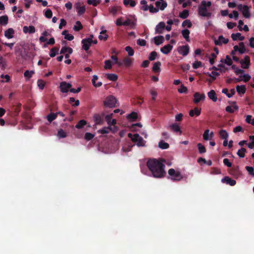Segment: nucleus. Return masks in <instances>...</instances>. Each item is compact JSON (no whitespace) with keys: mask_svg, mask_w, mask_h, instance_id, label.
<instances>
[{"mask_svg":"<svg viewBox=\"0 0 254 254\" xmlns=\"http://www.w3.org/2000/svg\"><path fill=\"white\" fill-rule=\"evenodd\" d=\"M211 5V2L210 1L202 0L201 2L200 5L198 6V14L203 17H211V16L212 15V13L209 12L207 10V7H209Z\"/></svg>","mask_w":254,"mask_h":254,"instance_id":"obj_2","label":"nucleus"},{"mask_svg":"<svg viewBox=\"0 0 254 254\" xmlns=\"http://www.w3.org/2000/svg\"><path fill=\"white\" fill-rule=\"evenodd\" d=\"M157 55V53L156 51H153L151 52L149 56V60L151 61L154 60Z\"/></svg>","mask_w":254,"mask_h":254,"instance_id":"obj_57","label":"nucleus"},{"mask_svg":"<svg viewBox=\"0 0 254 254\" xmlns=\"http://www.w3.org/2000/svg\"><path fill=\"white\" fill-rule=\"evenodd\" d=\"M74 6L77 11L78 15H81L85 12L86 9L85 6H81V3L80 2L75 3Z\"/></svg>","mask_w":254,"mask_h":254,"instance_id":"obj_11","label":"nucleus"},{"mask_svg":"<svg viewBox=\"0 0 254 254\" xmlns=\"http://www.w3.org/2000/svg\"><path fill=\"white\" fill-rule=\"evenodd\" d=\"M246 87L245 85H237L236 86V90L238 93L240 95L244 94L246 92Z\"/></svg>","mask_w":254,"mask_h":254,"instance_id":"obj_23","label":"nucleus"},{"mask_svg":"<svg viewBox=\"0 0 254 254\" xmlns=\"http://www.w3.org/2000/svg\"><path fill=\"white\" fill-rule=\"evenodd\" d=\"M224 63L228 65H231L232 64L233 62L229 56H226V59L224 60Z\"/></svg>","mask_w":254,"mask_h":254,"instance_id":"obj_58","label":"nucleus"},{"mask_svg":"<svg viewBox=\"0 0 254 254\" xmlns=\"http://www.w3.org/2000/svg\"><path fill=\"white\" fill-rule=\"evenodd\" d=\"M34 72L32 70L29 71L28 70H26L24 73V75L25 77L28 78H30L31 77L32 75L34 74Z\"/></svg>","mask_w":254,"mask_h":254,"instance_id":"obj_60","label":"nucleus"},{"mask_svg":"<svg viewBox=\"0 0 254 254\" xmlns=\"http://www.w3.org/2000/svg\"><path fill=\"white\" fill-rule=\"evenodd\" d=\"M94 137V135L90 132H86L84 135V138L86 140H90Z\"/></svg>","mask_w":254,"mask_h":254,"instance_id":"obj_59","label":"nucleus"},{"mask_svg":"<svg viewBox=\"0 0 254 254\" xmlns=\"http://www.w3.org/2000/svg\"><path fill=\"white\" fill-rule=\"evenodd\" d=\"M202 66V63L200 61H195L192 64V67L194 69H197Z\"/></svg>","mask_w":254,"mask_h":254,"instance_id":"obj_63","label":"nucleus"},{"mask_svg":"<svg viewBox=\"0 0 254 254\" xmlns=\"http://www.w3.org/2000/svg\"><path fill=\"white\" fill-rule=\"evenodd\" d=\"M206 75H207L208 76L211 78L212 80H214L216 79V77L220 75V74L216 71H212L211 73H210L209 72H207L206 73Z\"/></svg>","mask_w":254,"mask_h":254,"instance_id":"obj_43","label":"nucleus"},{"mask_svg":"<svg viewBox=\"0 0 254 254\" xmlns=\"http://www.w3.org/2000/svg\"><path fill=\"white\" fill-rule=\"evenodd\" d=\"M76 25H75L73 27V29L74 31H79V30H80L81 29H82L83 26H82L81 22L79 21H77L76 22Z\"/></svg>","mask_w":254,"mask_h":254,"instance_id":"obj_47","label":"nucleus"},{"mask_svg":"<svg viewBox=\"0 0 254 254\" xmlns=\"http://www.w3.org/2000/svg\"><path fill=\"white\" fill-rule=\"evenodd\" d=\"M112 127H104L98 130V132L101 134H106L110 132L112 130Z\"/></svg>","mask_w":254,"mask_h":254,"instance_id":"obj_37","label":"nucleus"},{"mask_svg":"<svg viewBox=\"0 0 254 254\" xmlns=\"http://www.w3.org/2000/svg\"><path fill=\"white\" fill-rule=\"evenodd\" d=\"M8 21V17L7 15H3L0 16V24L5 25L7 24Z\"/></svg>","mask_w":254,"mask_h":254,"instance_id":"obj_33","label":"nucleus"},{"mask_svg":"<svg viewBox=\"0 0 254 254\" xmlns=\"http://www.w3.org/2000/svg\"><path fill=\"white\" fill-rule=\"evenodd\" d=\"M93 35H91L90 37L88 38H85L82 39L81 41V43L82 44V49L85 51H87L91 46V44L93 42Z\"/></svg>","mask_w":254,"mask_h":254,"instance_id":"obj_4","label":"nucleus"},{"mask_svg":"<svg viewBox=\"0 0 254 254\" xmlns=\"http://www.w3.org/2000/svg\"><path fill=\"white\" fill-rule=\"evenodd\" d=\"M189 15V10L185 9L183 11L180 13L179 17L183 19L187 18Z\"/></svg>","mask_w":254,"mask_h":254,"instance_id":"obj_39","label":"nucleus"},{"mask_svg":"<svg viewBox=\"0 0 254 254\" xmlns=\"http://www.w3.org/2000/svg\"><path fill=\"white\" fill-rule=\"evenodd\" d=\"M197 146L198 147V152L200 154H202L206 152V150L204 145H203L201 143H198L197 144Z\"/></svg>","mask_w":254,"mask_h":254,"instance_id":"obj_41","label":"nucleus"},{"mask_svg":"<svg viewBox=\"0 0 254 254\" xmlns=\"http://www.w3.org/2000/svg\"><path fill=\"white\" fill-rule=\"evenodd\" d=\"M60 46L59 47H55L52 48L50 52L49 55L51 57L53 58L56 56V55L58 54L59 51Z\"/></svg>","mask_w":254,"mask_h":254,"instance_id":"obj_29","label":"nucleus"},{"mask_svg":"<svg viewBox=\"0 0 254 254\" xmlns=\"http://www.w3.org/2000/svg\"><path fill=\"white\" fill-rule=\"evenodd\" d=\"M239 53L241 54H244L246 52V48L245 47V44L243 42H240L239 44Z\"/></svg>","mask_w":254,"mask_h":254,"instance_id":"obj_49","label":"nucleus"},{"mask_svg":"<svg viewBox=\"0 0 254 254\" xmlns=\"http://www.w3.org/2000/svg\"><path fill=\"white\" fill-rule=\"evenodd\" d=\"M37 85L39 89L43 90L45 85V82L42 79H38L37 81Z\"/></svg>","mask_w":254,"mask_h":254,"instance_id":"obj_54","label":"nucleus"},{"mask_svg":"<svg viewBox=\"0 0 254 254\" xmlns=\"http://www.w3.org/2000/svg\"><path fill=\"white\" fill-rule=\"evenodd\" d=\"M87 124V122L84 120H80L75 126V127L78 129L82 128L84 126Z\"/></svg>","mask_w":254,"mask_h":254,"instance_id":"obj_34","label":"nucleus"},{"mask_svg":"<svg viewBox=\"0 0 254 254\" xmlns=\"http://www.w3.org/2000/svg\"><path fill=\"white\" fill-rule=\"evenodd\" d=\"M161 64L160 62H157L153 64L152 70L155 72H158L160 71V66Z\"/></svg>","mask_w":254,"mask_h":254,"instance_id":"obj_30","label":"nucleus"},{"mask_svg":"<svg viewBox=\"0 0 254 254\" xmlns=\"http://www.w3.org/2000/svg\"><path fill=\"white\" fill-rule=\"evenodd\" d=\"M240 63L241 64L242 68L244 69L248 68L251 64L250 57L248 56H245L244 59L241 60Z\"/></svg>","mask_w":254,"mask_h":254,"instance_id":"obj_7","label":"nucleus"},{"mask_svg":"<svg viewBox=\"0 0 254 254\" xmlns=\"http://www.w3.org/2000/svg\"><path fill=\"white\" fill-rule=\"evenodd\" d=\"M57 114L51 113L47 116V120L49 122H52L56 119Z\"/></svg>","mask_w":254,"mask_h":254,"instance_id":"obj_44","label":"nucleus"},{"mask_svg":"<svg viewBox=\"0 0 254 254\" xmlns=\"http://www.w3.org/2000/svg\"><path fill=\"white\" fill-rule=\"evenodd\" d=\"M182 26L184 27L187 26L188 28H190L192 26L191 22L190 20L187 19L183 21Z\"/></svg>","mask_w":254,"mask_h":254,"instance_id":"obj_53","label":"nucleus"},{"mask_svg":"<svg viewBox=\"0 0 254 254\" xmlns=\"http://www.w3.org/2000/svg\"><path fill=\"white\" fill-rule=\"evenodd\" d=\"M246 151L247 150L245 148L242 147L238 151L237 154L240 158H244L245 156V152H246Z\"/></svg>","mask_w":254,"mask_h":254,"instance_id":"obj_42","label":"nucleus"},{"mask_svg":"<svg viewBox=\"0 0 254 254\" xmlns=\"http://www.w3.org/2000/svg\"><path fill=\"white\" fill-rule=\"evenodd\" d=\"M6 66V60L2 57H0V68L4 70Z\"/></svg>","mask_w":254,"mask_h":254,"instance_id":"obj_40","label":"nucleus"},{"mask_svg":"<svg viewBox=\"0 0 254 254\" xmlns=\"http://www.w3.org/2000/svg\"><path fill=\"white\" fill-rule=\"evenodd\" d=\"M228 42V39H225L222 35H220L219 36L218 40H215L214 43L216 45L221 46L223 43L227 44Z\"/></svg>","mask_w":254,"mask_h":254,"instance_id":"obj_13","label":"nucleus"},{"mask_svg":"<svg viewBox=\"0 0 254 254\" xmlns=\"http://www.w3.org/2000/svg\"><path fill=\"white\" fill-rule=\"evenodd\" d=\"M208 98L212 100L213 102H216L217 100V97L214 90H211L207 93Z\"/></svg>","mask_w":254,"mask_h":254,"instance_id":"obj_22","label":"nucleus"},{"mask_svg":"<svg viewBox=\"0 0 254 254\" xmlns=\"http://www.w3.org/2000/svg\"><path fill=\"white\" fill-rule=\"evenodd\" d=\"M231 37L234 41H236L238 39L240 41H243L245 39V37L242 36L240 33H233L231 35Z\"/></svg>","mask_w":254,"mask_h":254,"instance_id":"obj_27","label":"nucleus"},{"mask_svg":"<svg viewBox=\"0 0 254 254\" xmlns=\"http://www.w3.org/2000/svg\"><path fill=\"white\" fill-rule=\"evenodd\" d=\"M66 133L62 129H60L58 132V136L60 138H64L66 136Z\"/></svg>","mask_w":254,"mask_h":254,"instance_id":"obj_55","label":"nucleus"},{"mask_svg":"<svg viewBox=\"0 0 254 254\" xmlns=\"http://www.w3.org/2000/svg\"><path fill=\"white\" fill-rule=\"evenodd\" d=\"M117 101V99L113 95H109L106 98L104 101V105L106 107L114 108L116 107Z\"/></svg>","mask_w":254,"mask_h":254,"instance_id":"obj_3","label":"nucleus"},{"mask_svg":"<svg viewBox=\"0 0 254 254\" xmlns=\"http://www.w3.org/2000/svg\"><path fill=\"white\" fill-rule=\"evenodd\" d=\"M209 137V130L208 129H206L203 134V139L205 140H210Z\"/></svg>","mask_w":254,"mask_h":254,"instance_id":"obj_56","label":"nucleus"},{"mask_svg":"<svg viewBox=\"0 0 254 254\" xmlns=\"http://www.w3.org/2000/svg\"><path fill=\"white\" fill-rule=\"evenodd\" d=\"M125 50L127 52L129 56H132L134 55V50L131 47L127 46L125 48Z\"/></svg>","mask_w":254,"mask_h":254,"instance_id":"obj_52","label":"nucleus"},{"mask_svg":"<svg viewBox=\"0 0 254 254\" xmlns=\"http://www.w3.org/2000/svg\"><path fill=\"white\" fill-rule=\"evenodd\" d=\"M190 34V31L189 30L186 29L184 30H183L182 31V34L183 36V37L186 39V40L187 42H190V39L189 35Z\"/></svg>","mask_w":254,"mask_h":254,"instance_id":"obj_26","label":"nucleus"},{"mask_svg":"<svg viewBox=\"0 0 254 254\" xmlns=\"http://www.w3.org/2000/svg\"><path fill=\"white\" fill-rule=\"evenodd\" d=\"M14 31L12 28H9L4 32V36L8 39H11L13 37Z\"/></svg>","mask_w":254,"mask_h":254,"instance_id":"obj_25","label":"nucleus"},{"mask_svg":"<svg viewBox=\"0 0 254 254\" xmlns=\"http://www.w3.org/2000/svg\"><path fill=\"white\" fill-rule=\"evenodd\" d=\"M105 69H111L112 67V62L110 60H106L105 61Z\"/></svg>","mask_w":254,"mask_h":254,"instance_id":"obj_62","label":"nucleus"},{"mask_svg":"<svg viewBox=\"0 0 254 254\" xmlns=\"http://www.w3.org/2000/svg\"><path fill=\"white\" fill-rule=\"evenodd\" d=\"M137 140H138L137 141L136 145L140 147L145 146V141L143 140V138L141 136L139 135V138H138Z\"/></svg>","mask_w":254,"mask_h":254,"instance_id":"obj_46","label":"nucleus"},{"mask_svg":"<svg viewBox=\"0 0 254 254\" xmlns=\"http://www.w3.org/2000/svg\"><path fill=\"white\" fill-rule=\"evenodd\" d=\"M23 31L25 33H29V34H33L35 32V27L32 25L29 26H25L23 28Z\"/></svg>","mask_w":254,"mask_h":254,"instance_id":"obj_18","label":"nucleus"},{"mask_svg":"<svg viewBox=\"0 0 254 254\" xmlns=\"http://www.w3.org/2000/svg\"><path fill=\"white\" fill-rule=\"evenodd\" d=\"M124 63L126 66H129L132 63V59L128 57H126L124 59Z\"/></svg>","mask_w":254,"mask_h":254,"instance_id":"obj_50","label":"nucleus"},{"mask_svg":"<svg viewBox=\"0 0 254 254\" xmlns=\"http://www.w3.org/2000/svg\"><path fill=\"white\" fill-rule=\"evenodd\" d=\"M104 114H96L93 116V120L95 124L100 125L102 124L103 122Z\"/></svg>","mask_w":254,"mask_h":254,"instance_id":"obj_12","label":"nucleus"},{"mask_svg":"<svg viewBox=\"0 0 254 254\" xmlns=\"http://www.w3.org/2000/svg\"><path fill=\"white\" fill-rule=\"evenodd\" d=\"M168 174L170 176H171V179L173 181H180L183 178L181 173L180 172H176V171L173 168L169 170Z\"/></svg>","mask_w":254,"mask_h":254,"instance_id":"obj_5","label":"nucleus"},{"mask_svg":"<svg viewBox=\"0 0 254 254\" xmlns=\"http://www.w3.org/2000/svg\"><path fill=\"white\" fill-rule=\"evenodd\" d=\"M139 135L137 133H135L134 134H132L131 133H129L128 134V137L131 139V141L133 142L137 143V139L139 138Z\"/></svg>","mask_w":254,"mask_h":254,"instance_id":"obj_35","label":"nucleus"},{"mask_svg":"<svg viewBox=\"0 0 254 254\" xmlns=\"http://www.w3.org/2000/svg\"><path fill=\"white\" fill-rule=\"evenodd\" d=\"M233 104L234 106H228L226 107L225 110L230 113H233L234 112L235 110H238L239 107L236 105V102H233Z\"/></svg>","mask_w":254,"mask_h":254,"instance_id":"obj_17","label":"nucleus"},{"mask_svg":"<svg viewBox=\"0 0 254 254\" xmlns=\"http://www.w3.org/2000/svg\"><path fill=\"white\" fill-rule=\"evenodd\" d=\"M87 2L88 4L96 6L100 3L101 0H87Z\"/></svg>","mask_w":254,"mask_h":254,"instance_id":"obj_51","label":"nucleus"},{"mask_svg":"<svg viewBox=\"0 0 254 254\" xmlns=\"http://www.w3.org/2000/svg\"><path fill=\"white\" fill-rule=\"evenodd\" d=\"M173 49V46L170 44H168L165 45L164 47L161 48L160 51L162 53L164 54H169Z\"/></svg>","mask_w":254,"mask_h":254,"instance_id":"obj_16","label":"nucleus"},{"mask_svg":"<svg viewBox=\"0 0 254 254\" xmlns=\"http://www.w3.org/2000/svg\"><path fill=\"white\" fill-rule=\"evenodd\" d=\"M238 9L242 12L245 18H248L250 17V13L249 7L246 5L239 4Z\"/></svg>","mask_w":254,"mask_h":254,"instance_id":"obj_6","label":"nucleus"},{"mask_svg":"<svg viewBox=\"0 0 254 254\" xmlns=\"http://www.w3.org/2000/svg\"><path fill=\"white\" fill-rule=\"evenodd\" d=\"M219 135L222 139H225L228 138V134L227 132L224 129H221L219 131Z\"/></svg>","mask_w":254,"mask_h":254,"instance_id":"obj_38","label":"nucleus"},{"mask_svg":"<svg viewBox=\"0 0 254 254\" xmlns=\"http://www.w3.org/2000/svg\"><path fill=\"white\" fill-rule=\"evenodd\" d=\"M158 146L161 149H166L169 147V144L168 143L161 140L159 142Z\"/></svg>","mask_w":254,"mask_h":254,"instance_id":"obj_36","label":"nucleus"},{"mask_svg":"<svg viewBox=\"0 0 254 254\" xmlns=\"http://www.w3.org/2000/svg\"><path fill=\"white\" fill-rule=\"evenodd\" d=\"M71 87V84L66 82H62L60 83L61 91L63 93H67Z\"/></svg>","mask_w":254,"mask_h":254,"instance_id":"obj_8","label":"nucleus"},{"mask_svg":"<svg viewBox=\"0 0 254 254\" xmlns=\"http://www.w3.org/2000/svg\"><path fill=\"white\" fill-rule=\"evenodd\" d=\"M233 14L232 13H230L228 15L229 18H232L234 17L235 20H237L239 16V13H238V11H237L236 10H234L233 11Z\"/></svg>","mask_w":254,"mask_h":254,"instance_id":"obj_61","label":"nucleus"},{"mask_svg":"<svg viewBox=\"0 0 254 254\" xmlns=\"http://www.w3.org/2000/svg\"><path fill=\"white\" fill-rule=\"evenodd\" d=\"M163 159H150L147 162V166L152 176L155 178H163L166 175L165 165L163 163Z\"/></svg>","mask_w":254,"mask_h":254,"instance_id":"obj_1","label":"nucleus"},{"mask_svg":"<svg viewBox=\"0 0 254 254\" xmlns=\"http://www.w3.org/2000/svg\"><path fill=\"white\" fill-rule=\"evenodd\" d=\"M222 182H226L227 184H229L231 186H234L236 184V181L235 180L230 178L229 177H225L222 179Z\"/></svg>","mask_w":254,"mask_h":254,"instance_id":"obj_20","label":"nucleus"},{"mask_svg":"<svg viewBox=\"0 0 254 254\" xmlns=\"http://www.w3.org/2000/svg\"><path fill=\"white\" fill-rule=\"evenodd\" d=\"M193 102L195 104L198 103L201 100H204L206 98L204 94H200L198 92L195 93L193 95Z\"/></svg>","mask_w":254,"mask_h":254,"instance_id":"obj_10","label":"nucleus"},{"mask_svg":"<svg viewBox=\"0 0 254 254\" xmlns=\"http://www.w3.org/2000/svg\"><path fill=\"white\" fill-rule=\"evenodd\" d=\"M165 27V24L164 22H159V24L156 26V28H155L156 33H159V34H162Z\"/></svg>","mask_w":254,"mask_h":254,"instance_id":"obj_15","label":"nucleus"},{"mask_svg":"<svg viewBox=\"0 0 254 254\" xmlns=\"http://www.w3.org/2000/svg\"><path fill=\"white\" fill-rule=\"evenodd\" d=\"M154 43L158 46L162 44L164 41V38L163 36H156L154 38Z\"/></svg>","mask_w":254,"mask_h":254,"instance_id":"obj_24","label":"nucleus"},{"mask_svg":"<svg viewBox=\"0 0 254 254\" xmlns=\"http://www.w3.org/2000/svg\"><path fill=\"white\" fill-rule=\"evenodd\" d=\"M230 173L235 177H238L241 175V171L239 170V167L237 166L232 167L230 170Z\"/></svg>","mask_w":254,"mask_h":254,"instance_id":"obj_14","label":"nucleus"},{"mask_svg":"<svg viewBox=\"0 0 254 254\" xmlns=\"http://www.w3.org/2000/svg\"><path fill=\"white\" fill-rule=\"evenodd\" d=\"M140 4L142 5L141 9L144 11H147L148 10V6L147 4V1L145 0H142L140 1Z\"/></svg>","mask_w":254,"mask_h":254,"instance_id":"obj_48","label":"nucleus"},{"mask_svg":"<svg viewBox=\"0 0 254 254\" xmlns=\"http://www.w3.org/2000/svg\"><path fill=\"white\" fill-rule=\"evenodd\" d=\"M190 47L188 45L180 46L178 48V52L183 56H186L189 53Z\"/></svg>","mask_w":254,"mask_h":254,"instance_id":"obj_9","label":"nucleus"},{"mask_svg":"<svg viewBox=\"0 0 254 254\" xmlns=\"http://www.w3.org/2000/svg\"><path fill=\"white\" fill-rule=\"evenodd\" d=\"M138 118L137 113L135 112H132L130 114H128L127 118L130 122H134Z\"/></svg>","mask_w":254,"mask_h":254,"instance_id":"obj_21","label":"nucleus"},{"mask_svg":"<svg viewBox=\"0 0 254 254\" xmlns=\"http://www.w3.org/2000/svg\"><path fill=\"white\" fill-rule=\"evenodd\" d=\"M53 12L50 9H47L45 12V16L48 18H51L52 17Z\"/></svg>","mask_w":254,"mask_h":254,"instance_id":"obj_64","label":"nucleus"},{"mask_svg":"<svg viewBox=\"0 0 254 254\" xmlns=\"http://www.w3.org/2000/svg\"><path fill=\"white\" fill-rule=\"evenodd\" d=\"M106 77L112 81H115L118 79L117 75L114 73H107L106 74Z\"/></svg>","mask_w":254,"mask_h":254,"instance_id":"obj_31","label":"nucleus"},{"mask_svg":"<svg viewBox=\"0 0 254 254\" xmlns=\"http://www.w3.org/2000/svg\"><path fill=\"white\" fill-rule=\"evenodd\" d=\"M124 4L125 5L129 4L131 7H134L136 5V2L133 0H124Z\"/></svg>","mask_w":254,"mask_h":254,"instance_id":"obj_45","label":"nucleus"},{"mask_svg":"<svg viewBox=\"0 0 254 254\" xmlns=\"http://www.w3.org/2000/svg\"><path fill=\"white\" fill-rule=\"evenodd\" d=\"M201 113V109H198L197 107L194 108L193 110H190L189 112V115L192 117L194 116H195L196 117L200 115Z\"/></svg>","mask_w":254,"mask_h":254,"instance_id":"obj_19","label":"nucleus"},{"mask_svg":"<svg viewBox=\"0 0 254 254\" xmlns=\"http://www.w3.org/2000/svg\"><path fill=\"white\" fill-rule=\"evenodd\" d=\"M170 128L174 132H179L180 134H181L182 131L181 130L180 127H179V126L178 124H177L176 123L173 124L172 125H171L170 126Z\"/></svg>","mask_w":254,"mask_h":254,"instance_id":"obj_32","label":"nucleus"},{"mask_svg":"<svg viewBox=\"0 0 254 254\" xmlns=\"http://www.w3.org/2000/svg\"><path fill=\"white\" fill-rule=\"evenodd\" d=\"M156 7L159 8L161 10H164L167 6V3L166 1L161 2L159 1L155 2Z\"/></svg>","mask_w":254,"mask_h":254,"instance_id":"obj_28","label":"nucleus"}]
</instances>
